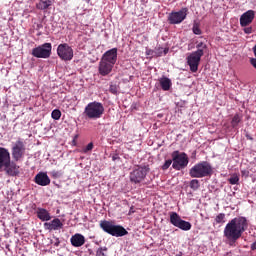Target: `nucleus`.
I'll list each match as a JSON object with an SVG mask.
<instances>
[{
  "label": "nucleus",
  "mask_w": 256,
  "mask_h": 256,
  "mask_svg": "<svg viewBox=\"0 0 256 256\" xmlns=\"http://www.w3.org/2000/svg\"><path fill=\"white\" fill-rule=\"evenodd\" d=\"M57 55L62 61H71L73 59V48L67 43L58 45Z\"/></svg>",
  "instance_id": "9b49d317"
},
{
  "label": "nucleus",
  "mask_w": 256,
  "mask_h": 256,
  "mask_svg": "<svg viewBox=\"0 0 256 256\" xmlns=\"http://www.w3.org/2000/svg\"><path fill=\"white\" fill-rule=\"evenodd\" d=\"M189 9L187 8H182L178 12H172L168 16V21L170 25H179V23H183L185 19H187V13Z\"/></svg>",
  "instance_id": "9d476101"
},
{
  "label": "nucleus",
  "mask_w": 256,
  "mask_h": 256,
  "mask_svg": "<svg viewBox=\"0 0 256 256\" xmlns=\"http://www.w3.org/2000/svg\"><path fill=\"white\" fill-rule=\"evenodd\" d=\"M119 159H121V158L119 157V154H113V156H112V161H117V160H119Z\"/></svg>",
  "instance_id": "ea45409f"
},
{
  "label": "nucleus",
  "mask_w": 256,
  "mask_h": 256,
  "mask_svg": "<svg viewBox=\"0 0 256 256\" xmlns=\"http://www.w3.org/2000/svg\"><path fill=\"white\" fill-rule=\"evenodd\" d=\"M241 123V116L239 114L234 115L231 121L232 127H237Z\"/></svg>",
  "instance_id": "cd10ccee"
},
{
  "label": "nucleus",
  "mask_w": 256,
  "mask_h": 256,
  "mask_svg": "<svg viewBox=\"0 0 256 256\" xmlns=\"http://www.w3.org/2000/svg\"><path fill=\"white\" fill-rule=\"evenodd\" d=\"M228 183H230V185H237L239 183V175L232 174L228 179Z\"/></svg>",
  "instance_id": "a878e982"
},
{
  "label": "nucleus",
  "mask_w": 256,
  "mask_h": 256,
  "mask_svg": "<svg viewBox=\"0 0 256 256\" xmlns=\"http://www.w3.org/2000/svg\"><path fill=\"white\" fill-rule=\"evenodd\" d=\"M51 117L52 119H54V121H59V119H61V110L59 109L53 110L51 113Z\"/></svg>",
  "instance_id": "bb28decb"
},
{
  "label": "nucleus",
  "mask_w": 256,
  "mask_h": 256,
  "mask_svg": "<svg viewBox=\"0 0 256 256\" xmlns=\"http://www.w3.org/2000/svg\"><path fill=\"white\" fill-rule=\"evenodd\" d=\"M73 247H83L85 245V236L81 234H75L70 239Z\"/></svg>",
  "instance_id": "a211bd4d"
},
{
  "label": "nucleus",
  "mask_w": 256,
  "mask_h": 256,
  "mask_svg": "<svg viewBox=\"0 0 256 256\" xmlns=\"http://www.w3.org/2000/svg\"><path fill=\"white\" fill-rule=\"evenodd\" d=\"M250 63L256 69V58H251Z\"/></svg>",
  "instance_id": "58836bf2"
},
{
  "label": "nucleus",
  "mask_w": 256,
  "mask_h": 256,
  "mask_svg": "<svg viewBox=\"0 0 256 256\" xmlns=\"http://www.w3.org/2000/svg\"><path fill=\"white\" fill-rule=\"evenodd\" d=\"M246 137H247V139H250V141L253 140V138L251 136H249V135H246Z\"/></svg>",
  "instance_id": "c03bdc74"
},
{
  "label": "nucleus",
  "mask_w": 256,
  "mask_h": 256,
  "mask_svg": "<svg viewBox=\"0 0 256 256\" xmlns=\"http://www.w3.org/2000/svg\"><path fill=\"white\" fill-rule=\"evenodd\" d=\"M190 177L194 179H203V177H211L213 175V167L207 161H202L194 165L189 171Z\"/></svg>",
  "instance_id": "f03ea898"
},
{
  "label": "nucleus",
  "mask_w": 256,
  "mask_h": 256,
  "mask_svg": "<svg viewBox=\"0 0 256 256\" xmlns=\"http://www.w3.org/2000/svg\"><path fill=\"white\" fill-rule=\"evenodd\" d=\"M50 175L53 179H59V177H61V172L57 170H52L50 172Z\"/></svg>",
  "instance_id": "f704fd0d"
},
{
  "label": "nucleus",
  "mask_w": 256,
  "mask_h": 256,
  "mask_svg": "<svg viewBox=\"0 0 256 256\" xmlns=\"http://www.w3.org/2000/svg\"><path fill=\"white\" fill-rule=\"evenodd\" d=\"M45 229H48V231H53V224L52 222H46L44 223Z\"/></svg>",
  "instance_id": "4c0bfd02"
},
{
  "label": "nucleus",
  "mask_w": 256,
  "mask_h": 256,
  "mask_svg": "<svg viewBox=\"0 0 256 256\" xmlns=\"http://www.w3.org/2000/svg\"><path fill=\"white\" fill-rule=\"evenodd\" d=\"M100 227L105 233L108 235H112V237H125L129 232L121 225H113L110 221L104 220L100 222Z\"/></svg>",
  "instance_id": "20e7f679"
},
{
  "label": "nucleus",
  "mask_w": 256,
  "mask_h": 256,
  "mask_svg": "<svg viewBox=\"0 0 256 256\" xmlns=\"http://www.w3.org/2000/svg\"><path fill=\"white\" fill-rule=\"evenodd\" d=\"M25 156V143L21 140H17L12 147V157L14 161H21Z\"/></svg>",
  "instance_id": "f8f14e48"
},
{
  "label": "nucleus",
  "mask_w": 256,
  "mask_h": 256,
  "mask_svg": "<svg viewBox=\"0 0 256 256\" xmlns=\"http://www.w3.org/2000/svg\"><path fill=\"white\" fill-rule=\"evenodd\" d=\"M53 231H59V229H63V223L59 218H55L51 221Z\"/></svg>",
  "instance_id": "b1692460"
},
{
  "label": "nucleus",
  "mask_w": 256,
  "mask_h": 256,
  "mask_svg": "<svg viewBox=\"0 0 256 256\" xmlns=\"http://www.w3.org/2000/svg\"><path fill=\"white\" fill-rule=\"evenodd\" d=\"M36 215L40 221H51V213L45 208H37Z\"/></svg>",
  "instance_id": "aec40b11"
},
{
  "label": "nucleus",
  "mask_w": 256,
  "mask_h": 256,
  "mask_svg": "<svg viewBox=\"0 0 256 256\" xmlns=\"http://www.w3.org/2000/svg\"><path fill=\"white\" fill-rule=\"evenodd\" d=\"M11 160V153L7 148L0 147V171L3 167H9Z\"/></svg>",
  "instance_id": "2eb2a0df"
},
{
  "label": "nucleus",
  "mask_w": 256,
  "mask_h": 256,
  "mask_svg": "<svg viewBox=\"0 0 256 256\" xmlns=\"http://www.w3.org/2000/svg\"><path fill=\"white\" fill-rule=\"evenodd\" d=\"M107 247H100L96 251V256H107Z\"/></svg>",
  "instance_id": "7c9ffc66"
},
{
  "label": "nucleus",
  "mask_w": 256,
  "mask_h": 256,
  "mask_svg": "<svg viewBox=\"0 0 256 256\" xmlns=\"http://www.w3.org/2000/svg\"><path fill=\"white\" fill-rule=\"evenodd\" d=\"M133 213H135V208L132 206L130 207L128 215H133Z\"/></svg>",
  "instance_id": "a19ab883"
},
{
  "label": "nucleus",
  "mask_w": 256,
  "mask_h": 256,
  "mask_svg": "<svg viewBox=\"0 0 256 256\" xmlns=\"http://www.w3.org/2000/svg\"><path fill=\"white\" fill-rule=\"evenodd\" d=\"M253 19H255V11L253 10L246 11L240 17L241 27H248V25H251V23H253Z\"/></svg>",
  "instance_id": "4468645a"
},
{
  "label": "nucleus",
  "mask_w": 256,
  "mask_h": 256,
  "mask_svg": "<svg viewBox=\"0 0 256 256\" xmlns=\"http://www.w3.org/2000/svg\"><path fill=\"white\" fill-rule=\"evenodd\" d=\"M101 60L115 66L117 63V48H112L106 51Z\"/></svg>",
  "instance_id": "ddd939ff"
},
{
  "label": "nucleus",
  "mask_w": 256,
  "mask_h": 256,
  "mask_svg": "<svg viewBox=\"0 0 256 256\" xmlns=\"http://www.w3.org/2000/svg\"><path fill=\"white\" fill-rule=\"evenodd\" d=\"M53 46L51 43H44L32 50L33 57L37 59H49Z\"/></svg>",
  "instance_id": "0eeeda50"
},
{
  "label": "nucleus",
  "mask_w": 256,
  "mask_h": 256,
  "mask_svg": "<svg viewBox=\"0 0 256 256\" xmlns=\"http://www.w3.org/2000/svg\"><path fill=\"white\" fill-rule=\"evenodd\" d=\"M199 187H200L199 180L193 179L192 181H190V189H193V191H197Z\"/></svg>",
  "instance_id": "c756f323"
},
{
  "label": "nucleus",
  "mask_w": 256,
  "mask_h": 256,
  "mask_svg": "<svg viewBox=\"0 0 256 256\" xmlns=\"http://www.w3.org/2000/svg\"><path fill=\"white\" fill-rule=\"evenodd\" d=\"M244 33L246 35H251V33H253V27H247L245 26V28L243 29Z\"/></svg>",
  "instance_id": "e433bc0d"
},
{
  "label": "nucleus",
  "mask_w": 256,
  "mask_h": 256,
  "mask_svg": "<svg viewBox=\"0 0 256 256\" xmlns=\"http://www.w3.org/2000/svg\"><path fill=\"white\" fill-rule=\"evenodd\" d=\"M88 151H93V142H90L84 149V153H88Z\"/></svg>",
  "instance_id": "c9c22d12"
},
{
  "label": "nucleus",
  "mask_w": 256,
  "mask_h": 256,
  "mask_svg": "<svg viewBox=\"0 0 256 256\" xmlns=\"http://www.w3.org/2000/svg\"><path fill=\"white\" fill-rule=\"evenodd\" d=\"M171 165H173V160H171V159L166 160L165 163L161 167L162 171H167V169H169V167H171Z\"/></svg>",
  "instance_id": "2f4dec72"
},
{
  "label": "nucleus",
  "mask_w": 256,
  "mask_h": 256,
  "mask_svg": "<svg viewBox=\"0 0 256 256\" xmlns=\"http://www.w3.org/2000/svg\"><path fill=\"white\" fill-rule=\"evenodd\" d=\"M215 223L217 225H220L221 223H225V213H220L215 218Z\"/></svg>",
  "instance_id": "c85d7f7f"
},
{
  "label": "nucleus",
  "mask_w": 256,
  "mask_h": 256,
  "mask_svg": "<svg viewBox=\"0 0 256 256\" xmlns=\"http://www.w3.org/2000/svg\"><path fill=\"white\" fill-rule=\"evenodd\" d=\"M109 92L112 93V95H117V93L119 92L117 84H110Z\"/></svg>",
  "instance_id": "473e14b6"
},
{
  "label": "nucleus",
  "mask_w": 256,
  "mask_h": 256,
  "mask_svg": "<svg viewBox=\"0 0 256 256\" xmlns=\"http://www.w3.org/2000/svg\"><path fill=\"white\" fill-rule=\"evenodd\" d=\"M104 113L105 107L101 102L97 101L88 103L84 109V115L86 116V119H101Z\"/></svg>",
  "instance_id": "7ed1b4c3"
},
{
  "label": "nucleus",
  "mask_w": 256,
  "mask_h": 256,
  "mask_svg": "<svg viewBox=\"0 0 256 256\" xmlns=\"http://www.w3.org/2000/svg\"><path fill=\"white\" fill-rule=\"evenodd\" d=\"M32 209H37V204H32Z\"/></svg>",
  "instance_id": "37998d69"
},
{
  "label": "nucleus",
  "mask_w": 256,
  "mask_h": 256,
  "mask_svg": "<svg viewBox=\"0 0 256 256\" xmlns=\"http://www.w3.org/2000/svg\"><path fill=\"white\" fill-rule=\"evenodd\" d=\"M59 243H61V242H59V240H57V242H55V247H59Z\"/></svg>",
  "instance_id": "79ce46f5"
},
{
  "label": "nucleus",
  "mask_w": 256,
  "mask_h": 256,
  "mask_svg": "<svg viewBox=\"0 0 256 256\" xmlns=\"http://www.w3.org/2000/svg\"><path fill=\"white\" fill-rule=\"evenodd\" d=\"M154 56L152 57H162L163 55H167L169 53V48H163L161 46H157L154 51Z\"/></svg>",
  "instance_id": "5701e85b"
},
{
  "label": "nucleus",
  "mask_w": 256,
  "mask_h": 256,
  "mask_svg": "<svg viewBox=\"0 0 256 256\" xmlns=\"http://www.w3.org/2000/svg\"><path fill=\"white\" fill-rule=\"evenodd\" d=\"M249 229V221L247 217L238 216L230 220L224 227L223 235L228 241L229 245L234 244L243 237V233Z\"/></svg>",
  "instance_id": "f257e3e1"
},
{
  "label": "nucleus",
  "mask_w": 256,
  "mask_h": 256,
  "mask_svg": "<svg viewBox=\"0 0 256 256\" xmlns=\"http://www.w3.org/2000/svg\"><path fill=\"white\" fill-rule=\"evenodd\" d=\"M192 31L194 33V35H201L202 31L201 28H199V24L195 23L193 25Z\"/></svg>",
  "instance_id": "72a5a7b5"
},
{
  "label": "nucleus",
  "mask_w": 256,
  "mask_h": 256,
  "mask_svg": "<svg viewBox=\"0 0 256 256\" xmlns=\"http://www.w3.org/2000/svg\"><path fill=\"white\" fill-rule=\"evenodd\" d=\"M170 223L182 231H191V222L181 219V216L177 212H170Z\"/></svg>",
  "instance_id": "6e6552de"
},
{
  "label": "nucleus",
  "mask_w": 256,
  "mask_h": 256,
  "mask_svg": "<svg viewBox=\"0 0 256 256\" xmlns=\"http://www.w3.org/2000/svg\"><path fill=\"white\" fill-rule=\"evenodd\" d=\"M172 167L175 171H181V169H185L187 165H189V156L185 152H179L178 150L172 152Z\"/></svg>",
  "instance_id": "39448f33"
},
{
  "label": "nucleus",
  "mask_w": 256,
  "mask_h": 256,
  "mask_svg": "<svg viewBox=\"0 0 256 256\" xmlns=\"http://www.w3.org/2000/svg\"><path fill=\"white\" fill-rule=\"evenodd\" d=\"M77 137H78L77 135L74 137L73 143H75V139H77Z\"/></svg>",
  "instance_id": "a18cd8bd"
},
{
  "label": "nucleus",
  "mask_w": 256,
  "mask_h": 256,
  "mask_svg": "<svg viewBox=\"0 0 256 256\" xmlns=\"http://www.w3.org/2000/svg\"><path fill=\"white\" fill-rule=\"evenodd\" d=\"M53 5V0H40L36 4V8L40 9V11H45V9H49Z\"/></svg>",
  "instance_id": "4be33fe9"
},
{
  "label": "nucleus",
  "mask_w": 256,
  "mask_h": 256,
  "mask_svg": "<svg viewBox=\"0 0 256 256\" xmlns=\"http://www.w3.org/2000/svg\"><path fill=\"white\" fill-rule=\"evenodd\" d=\"M34 182L36 185H40V187H47V185H51V179L45 172H39L35 176Z\"/></svg>",
  "instance_id": "dca6fc26"
},
{
  "label": "nucleus",
  "mask_w": 256,
  "mask_h": 256,
  "mask_svg": "<svg viewBox=\"0 0 256 256\" xmlns=\"http://www.w3.org/2000/svg\"><path fill=\"white\" fill-rule=\"evenodd\" d=\"M203 57V52L201 50L192 52L186 59L192 73H197L199 71V63H201V58Z\"/></svg>",
  "instance_id": "1a4fd4ad"
},
{
  "label": "nucleus",
  "mask_w": 256,
  "mask_h": 256,
  "mask_svg": "<svg viewBox=\"0 0 256 256\" xmlns=\"http://www.w3.org/2000/svg\"><path fill=\"white\" fill-rule=\"evenodd\" d=\"M159 84L161 86L162 91H169L171 89V79L167 77H162L159 79Z\"/></svg>",
  "instance_id": "412c9836"
},
{
  "label": "nucleus",
  "mask_w": 256,
  "mask_h": 256,
  "mask_svg": "<svg viewBox=\"0 0 256 256\" xmlns=\"http://www.w3.org/2000/svg\"><path fill=\"white\" fill-rule=\"evenodd\" d=\"M113 67H115L113 64H109V62H105L104 60H100L98 71L99 74L102 75V77H107L111 71H113Z\"/></svg>",
  "instance_id": "f3484780"
},
{
  "label": "nucleus",
  "mask_w": 256,
  "mask_h": 256,
  "mask_svg": "<svg viewBox=\"0 0 256 256\" xmlns=\"http://www.w3.org/2000/svg\"><path fill=\"white\" fill-rule=\"evenodd\" d=\"M196 51H201L202 56L205 55V49H207V44H205L204 42H198L196 45Z\"/></svg>",
  "instance_id": "393cba45"
},
{
  "label": "nucleus",
  "mask_w": 256,
  "mask_h": 256,
  "mask_svg": "<svg viewBox=\"0 0 256 256\" xmlns=\"http://www.w3.org/2000/svg\"><path fill=\"white\" fill-rule=\"evenodd\" d=\"M151 171L149 165L144 166H137L131 173H130V181L131 183H135V185L142 183L145 181V177Z\"/></svg>",
  "instance_id": "423d86ee"
},
{
  "label": "nucleus",
  "mask_w": 256,
  "mask_h": 256,
  "mask_svg": "<svg viewBox=\"0 0 256 256\" xmlns=\"http://www.w3.org/2000/svg\"><path fill=\"white\" fill-rule=\"evenodd\" d=\"M7 175H10V177H17L19 175V166L16 164H11V159L8 164V166H3Z\"/></svg>",
  "instance_id": "6ab92c4d"
}]
</instances>
